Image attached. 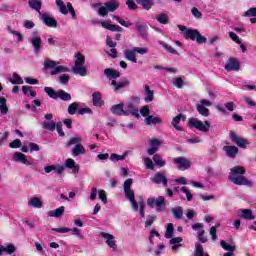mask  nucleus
<instances>
[{"mask_svg":"<svg viewBox=\"0 0 256 256\" xmlns=\"http://www.w3.org/2000/svg\"><path fill=\"white\" fill-rule=\"evenodd\" d=\"M44 69H50V75H60L58 77V82L60 85H67L71 76L69 74V67L59 65V62L53 61L51 59H46L44 61ZM61 73H64L61 75Z\"/></svg>","mask_w":256,"mask_h":256,"instance_id":"1","label":"nucleus"},{"mask_svg":"<svg viewBox=\"0 0 256 256\" xmlns=\"http://www.w3.org/2000/svg\"><path fill=\"white\" fill-rule=\"evenodd\" d=\"M133 179L128 178L123 185L124 194L126 199L130 201L133 211H139L140 217H145V202L141 200L139 203L135 200V191L131 189Z\"/></svg>","mask_w":256,"mask_h":256,"instance_id":"2","label":"nucleus"},{"mask_svg":"<svg viewBox=\"0 0 256 256\" xmlns=\"http://www.w3.org/2000/svg\"><path fill=\"white\" fill-rule=\"evenodd\" d=\"M243 175H245V168L243 166H234L230 170L228 179L234 183V185H247V187H251L253 182L247 180Z\"/></svg>","mask_w":256,"mask_h":256,"instance_id":"3","label":"nucleus"},{"mask_svg":"<svg viewBox=\"0 0 256 256\" xmlns=\"http://www.w3.org/2000/svg\"><path fill=\"white\" fill-rule=\"evenodd\" d=\"M104 75H106L107 79L111 81V85L114 87L115 91H119V89H124V87H129V80L125 79L121 82H117L114 79H118L121 77V73L117 70H113L111 68H107L104 70Z\"/></svg>","mask_w":256,"mask_h":256,"instance_id":"4","label":"nucleus"},{"mask_svg":"<svg viewBox=\"0 0 256 256\" xmlns=\"http://www.w3.org/2000/svg\"><path fill=\"white\" fill-rule=\"evenodd\" d=\"M75 62L72 67V72L80 77H87V68L85 67V56L81 52L75 54Z\"/></svg>","mask_w":256,"mask_h":256,"instance_id":"5","label":"nucleus"},{"mask_svg":"<svg viewBox=\"0 0 256 256\" xmlns=\"http://www.w3.org/2000/svg\"><path fill=\"white\" fill-rule=\"evenodd\" d=\"M44 91L48 95V97H50L51 99H61V101H71V94L65 92V90L55 91L51 87H45Z\"/></svg>","mask_w":256,"mask_h":256,"instance_id":"6","label":"nucleus"},{"mask_svg":"<svg viewBox=\"0 0 256 256\" xmlns=\"http://www.w3.org/2000/svg\"><path fill=\"white\" fill-rule=\"evenodd\" d=\"M147 205L151 209H156L157 213H161L163 211V207H165V197L163 196H158L157 198L155 197H150L147 199Z\"/></svg>","mask_w":256,"mask_h":256,"instance_id":"7","label":"nucleus"},{"mask_svg":"<svg viewBox=\"0 0 256 256\" xmlns=\"http://www.w3.org/2000/svg\"><path fill=\"white\" fill-rule=\"evenodd\" d=\"M188 125L189 127H193L194 129H197L202 133H207V131H209V127H211L209 121H205V123H203V121L197 118H190L188 121Z\"/></svg>","mask_w":256,"mask_h":256,"instance_id":"8","label":"nucleus"},{"mask_svg":"<svg viewBox=\"0 0 256 256\" xmlns=\"http://www.w3.org/2000/svg\"><path fill=\"white\" fill-rule=\"evenodd\" d=\"M172 163L176 165L178 171H187V169H191V160L183 156L172 158Z\"/></svg>","mask_w":256,"mask_h":256,"instance_id":"9","label":"nucleus"},{"mask_svg":"<svg viewBox=\"0 0 256 256\" xmlns=\"http://www.w3.org/2000/svg\"><path fill=\"white\" fill-rule=\"evenodd\" d=\"M29 43H31L34 53H39L41 51V44L43 43V40L41 39V34H39L37 31H32L31 36L28 39Z\"/></svg>","mask_w":256,"mask_h":256,"instance_id":"10","label":"nucleus"},{"mask_svg":"<svg viewBox=\"0 0 256 256\" xmlns=\"http://www.w3.org/2000/svg\"><path fill=\"white\" fill-rule=\"evenodd\" d=\"M100 236L105 240L106 245L110 247L113 251H117V242L115 241V236L113 234H109L107 232H101Z\"/></svg>","mask_w":256,"mask_h":256,"instance_id":"11","label":"nucleus"},{"mask_svg":"<svg viewBox=\"0 0 256 256\" xmlns=\"http://www.w3.org/2000/svg\"><path fill=\"white\" fill-rule=\"evenodd\" d=\"M135 27L139 33V35L142 37V39H147L149 37V34L147 31H149V27L147 24L141 20L136 21Z\"/></svg>","mask_w":256,"mask_h":256,"instance_id":"12","label":"nucleus"},{"mask_svg":"<svg viewBox=\"0 0 256 256\" xmlns=\"http://www.w3.org/2000/svg\"><path fill=\"white\" fill-rule=\"evenodd\" d=\"M40 19L43 21L46 27H50L51 29H57V20L47 13L40 14Z\"/></svg>","mask_w":256,"mask_h":256,"instance_id":"13","label":"nucleus"},{"mask_svg":"<svg viewBox=\"0 0 256 256\" xmlns=\"http://www.w3.org/2000/svg\"><path fill=\"white\" fill-rule=\"evenodd\" d=\"M52 231H56V233H69L71 232L72 235H75V237H78L79 239H83V234L81 233V230L79 228H53Z\"/></svg>","mask_w":256,"mask_h":256,"instance_id":"14","label":"nucleus"},{"mask_svg":"<svg viewBox=\"0 0 256 256\" xmlns=\"http://www.w3.org/2000/svg\"><path fill=\"white\" fill-rule=\"evenodd\" d=\"M178 29L184 33L186 39H191V41H195L197 39V35L199 34V31L188 29L183 25H178Z\"/></svg>","mask_w":256,"mask_h":256,"instance_id":"15","label":"nucleus"},{"mask_svg":"<svg viewBox=\"0 0 256 256\" xmlns=\"http://www.w3.org/2000/svg\"><path fill=\"white\" fill-rule=\"evenodd\" d=\"M101 27L103 29H107L108 31H112L113 33H119L123 31V28L119 25L111 24V20L101 21Z\"/></svg>","mask_w":256,"mask_h":256,"instance_id":"16","label":"nucleus"},{"mask_svg":"<svg viewBox=\"0 0 256 256\" xmlns=\"http://www.w3.org/2000/svg\"><path fill=\"white\" fill-rule=\"evenodd\" d=\"M123 107H125V105L123 103L116 104L110 108V111H111V113H113V115L129 117V112H127V110L123 109Z\"/></svg>","mask_w":256,"mask_h":256,"instance_id":"17","label":"nucleus"},{"mask_svg":"<svg viewBox=\"0 0 256 256\" xmlns=\"http://www.w3.org/2000/svg\"><path fill=\"white\" fill-rule=\"evenodd\" d=\"M240 67L239 60L235 58H230L225 65L226 71H239Z\"/></svg>","mask_w":256,"mask_h":256,"instance_id":"18","label":"nucleus"},{"mask_svg":"<svg viewBox=\"0 0 256 256\" xmlns=\"http://www.w3.org/2000/svg\"><path fill=\"white\" fill-rule=\"evenodd\" d=\"M152 183H156V185H163L167 187V177L162 172H157L153 178H151Z\"/></svg>","mask_w":256,"mask_h":256,"instance_id":"19","label":"nucleus"},{"mask_svg":"<svg viewBox=\"0 0 256 256\" xmlns=\"http://www.w3.org/2000/svg\"><path fill=\"white\" fill-rule=\"evenodd\" d=\"M17 251V247H15V244L13 243H7L5 246L0 245V256L3 255V253H7V255H13Z\"/></svg>","mask_w":256,"mask_h":256,"instance_id":"20","label":"nucleus"},{"mask_svg":"<svg viewBox=\"0 0 256 256\" xmlns=\"http://www.w3.org/2000/svg\"><path fill=\"white\" fill-rule=\"evenodd\" d=\"M230 138L232 139L233 143H235L238 147L245 149L247 147V140L238 137L235 132L230 133Z\"/></svg>","mask_w":256,"mask_h":256,"instance_id":"21","label":"nucleus"},{"mask_svg":"<svg viewBox=\"0 0 256 256\" xmlns=\"http://www.w3.org/2000/svg\"><path fill=\"white\" fill-rule=\"evenodd\" d=\"M92 103L94 107H103V105H105L103 94H101V92H94L92 94Z\"/></svg>","mask_w":256,"mask_h":256,"instance_id":"22","label":"nucleus"},{"mask_svg":"<svg viewBox=\"0 0 256 256\" xmlns=\"http://www.w3.org/2000/svg\"><path fill=\"white\" fill-rule=\"evenodd\" d=\"M238 215L241 219H246L247 221H253V219H255L251 209H239Z\"/></svg>","mask_w":256,"mask_h":256,"instance_id":"23","label":"nucleus"},{"mask_svg":"<svg viewBox=\"0 0 256 256\" xmlns=\"http://www.w3.org/2000/svg\"><path fill=\"white\" fill-rule=\"evenodd\" d=\"M28 207H33L34 209H41V207H43V201L39 197L33 196L28 199Z\"/></svg>","mask_w":256,"mask_h":256,"instance_id":"24","label":"nucleus"},{"mask_svg":"<svg viewBox=\"0 0 256 256\" xmlns=\"http://www.w3.org/2000/svg\"><path fill=\"white\" fill-rule=\"evenodd\" d=\"M124 57L127 61H131V63H137V54L135 52V48L126 49L124 51Z\"/></svg>","mask_w":256,"mask_h":256,"instance_id":"25","label":"nucleus"},{"mask_svg":"<svg viewBox=\"0 0 256 256\" xmlns=\"http://www.w3.org/2000/svg\"><path fill=\"white\" fill-rule=\"evenodd\" d=\"M150 145H151V148L148 149V155H155V153H157V151H159L161 142L159 141V139L154 138V139L150 140Z\"/></svg>","mask_w":256,"mask_h":256,"instance_id":"26","label":"nucleus"},{"mask_svg":"<svg viewBox=\"0 0 256 256\" xmlns=\"http://www.w3.org/2000/svg\"><path fill=\"white\" fill-rule=\"evenodd\" d=\"M13 159L16 163H22V165H29V160H27V156L21 152H15Z\"/></svg>","mask_w":256,"mask_h":256,"instance_id":"27","label":"nucleus"},{"mask_svg":"<svg viewBox=\"0 0 256 256\" xmlns=\"http://www.w3.org/2000/svg\"><path fill=\"white\" fill-rule=\"evenodd\" d=\"M28 5L34 11H37L41 15V8L43 7V2L41 0H29Z\"/></svg>","mask_w":256,"mask_h":256,"instance_id":"28","label":"nucleus"},{"mask_svg":"<svg viewBox=\"0 0 256 256\" xmlns=\"http://www.w3.org/2000/svg\"><path fill=\"white\" fill-rule=\"evenodd\" d=\"M85 153H87V150L83 144H76L72 149L73 157H79V155H85Z\"/></svg>","mask_w":256,"mask_h":256,"instance_id":"29","label":"nucleus"},{"mask_svg":"<svg viewBox=\"0 0 256 256\" xmlns=\"http://www.w3.org/2000/svg\"><path fill=\"white\" fill-rule=\"evenodd\" d=\"M223 151H225L228 157H231L233 159L237 156V153H239V148H237L236 146H224Z\"/></svg>","mask_w":256,"mask_h":256,"instance_id":"30","label":"nucleus"},{"mask_svg":"<svg viewBox=\"0 0 256 256\" xmlns=\"http://www.w3.org/2000/svg\"><path fill=\"white\" fill-rule=\"evenodd\" d=\"M45 173H51V171H56L58 175H61L63 171H65V166H55V165H50V166H45L44 167Z\"/></svg>","mask_w":256,"mask_h":256,"instance_id":"31","label":"nucleus"},{"mask_svg":"<svg viewBox=\"0 0 256 256\" xmlns=\"http://www.w3.org/2000/svg\"><path fill=\"white\" fill-rule=\"evenodd\" d=\"M65 167H67V169H72V173L77 174L79 173V165L75 164V160H73L72 158H68L66 160V164Z\"/></svg>","mask_w":256,"mask_h":256,"instance_id":"32","label":"nucleus"},{"mask_svg":"<svg viewBox=\"0 0 256 256\" xmlns=\"http://www.w3.org/2000/svg\"><path fill=\"white\" fill-rule=\"evenodd\" d=\"M8 80L12 85H23L24 83L23 78H21V76L17 72H13V74L8 78Z\"/></svg>","mask_w":256,"mask_h":256,"instance_id":"33","label":"nucleus"},{"mask_svg":"<svg viewBox=\"0 0 256 256\" xmlns=\"http://www.w3.org/2000/svg\"><path fill=\"white\" fill-rule=\"evenodd\" d=\"M144 91H145V98H144V101L146 103H151L153 101V99H155V93L151 90V88L146 85L144 87Z\"/></svg>","mask_w":256,"mask_h":256,"instance_id":"34","label":"nucleus"},{"mask_svg":"<svg viewBox=\"0 0 256 256\" xmlns=\"http://www.w3.org/2000/svg\"><path fill=\"white\" fill-rule=\"evenodd\" d=\"M65 213V206H61L55 210H50L48 212V217H55L56 219L63 216Z\"/></svg>","mask_w":256,"mask_h":256,"instance_id":"35","label":"nucleus"},{"mask_svg":"<svg viewBox=\"0 0 256 256\" xmlns=\"http://www.w3.org/2000/svg\"><path fill=\"white\" fill-rule=\"evenodd\" d=\"M104 6L108 9L110 13H113L119 9V3L115 0H110L104 3Z\"/></svg>","mask_w":256,"mask_h":256,"instance_id":"36","label":"nucleus"},{"mask_svg":"<svg viewBox=\"0 0 256 256\" xmlns=\"http://www.w3.org/2000/svg\"><path fill=\"white\" fill-rule=\"evenodd\" d=\"M172 215L174 217V219H176L177 221L183 219V207L181 206H176L174 208H172Z\"/></svg>","mask_w":256,"mask_h":256,"instance_id":"37","label":"nucleus"},{"mask_svg":"<svg viewBox=\"0 0 256 256\" xmlns=\"http://www.w3.org/2000/svg\"><path fill=\"white\" fill-rule=\"evenodd\" d=\"M146 125H157L159 123H163V119L160 117H155L153 115H150L145 118Z\"/></svg>","mask_w":256,"mask_h":256,"instance_id":"38","label":"nucleus"},{"mask_svg":"<svg viewBox=\"0 0 256 256\" xmlns=\"http://www.w3.org/2000/svg\"><path fill=\"white\" fill-rule=\"evenodd\" d=\"M136 3L141 5L142 9L146 11H149L154 5L153 0H136Z\"/></svg>","mask_w":256,"mask_h":256,"instance_id":"39","label":"nucleus"},{"mask_svg":"<svg viewBox=\"0 0 256 256\" xmlns=\"http://www.w3.org/2000/svg\"><path fill=\"white\" fill-rule=\"evenodd\" d=\"M127 155H129V152H124L123 155H119L116 153H112L110 155V161H112L113 163H117V161H125V159H127Z\"/></svg>","mask_w":256,"mask_h":256,"instance_id":"40","label":"nucleus"},{"mask_svg":"<svg viewBox=\"0 0 256 256\" xmlns=\"http://www.w3.org/2000/svg\"><path fill=\"white\" fill-rule=\"evenodd\" d=\"M173 235H175V226L173 225V223H168L166 225V232L164 237L166 239H172Z\"/></svg>","mask_w":256,"mask_h":256,"instance_id":"41","label":"nucleus"},{"mask_svg":"<svg viewBox=\"0 0 256 256\" xmlns=\"http://www.w3.org/2000/svg\"><path fill=\"white\" fill-rule=\"evenodd\" d=\"M0 113L2 115H7V113H9V108L7 107V99H5V97H0Z\"/></svg>","mask_w":256,"mask_h":256,"instance_id":"42","label":"nucleus"},{"mask_svg":"<svg viewBox=\"0 0 256 256\" xmlns=\"http://www.w3.org/2000/svg\"><path fill=\"white\" fill-rule=\"evenodd\" d=\"M56 5L57 7H59V11L60 13H62V15H67L69 13V7H67V5H65V2H63L62 0H56Z\"/></svg>","mask_w":256,"mask_h":256,"instance_id":"43","label":"nucleus"},{"mask_svg":"<svg viewBox=\"0 0 256 256\" xmlns=\"http://www.w3.org/2000/svg\"><path fill=\"white\" fill-rule=\"evenodd\" d=\"M182 117L183 115L180 114L172 119L171 124L174 127V129H176V131H183V127L179 126Z\"/></svg>","mask_w":256,"mask_h":256,"instance_id":"44","label":"nucleus"},{"mask_svg":"<svg viewBox=\"0 0 256 256\" xmlns=\"http://www.w3.org/2000/svg\"><path fill=\"white\" fill-rule=\"evenodd\" d=\"M196 109L202 117H209V110L207 109V106H202L200 104L196 105Z\"/></svg>","mask_w":256,"mask_h":256,"instance_id":"45","label":"nucleus"},{"mask_svg":"<svg viewBox=\"0 0 256 256\" xmlns=\"http://www.w3.org/2000/svg\"><path fill=\"white\" fill-rule=\"evenodd\" d=\"M158 44L161 45L168 53H171L172 55H177V50L173 48L172 46H169L167 43L163 41H158Z\"/></svg>","mask_w":256,"mask_h":256,"instance_id":"46","label":"nucleus"},{"mask_svg":"<svg viewBox=\"0 0 256 256\" xmlns=\"http://www.w3.org/2000/svg\"><path fill=\"white\" fill-rule=\"evenodd\" d=\"M156 19L158 23H161V25H167V23H169V16L165 13L157 15Z\"/></svg>","mask_w":256,"mask_h":256,"instance_id":"47","label":"nucleus"},{"mask_svg":"<svg viewBox=\"0 0 256 256\" xmlns=\"http://www.w3.org/2000/svg\"><path fill=\"white\" fill-rule=\"evenodd\" d=\"M79 111V102H73L68 106L69 115H75Z\"/></svg>","mask_w":256,"mask_h":256,"instance_id":"48","label":"nucleus"},{"mask_svg":"<svg viewBox=\"0 0 256 256\" xmlns=\"http://www.w3.org/2000/svg\"><path fill=\"white\" fill-rule=\"evenodd\" d=\"M56 125L57 124L53 121H50V122L44 121V122H42L43 129H47V131H55Z\"/></svg>","mask_w":256,"mask_h":256,"instance_id":"49","label":"nucleus"},{"mask_svg":"<svg viewBox=\"0 0 256 256\" xmlns=\"http://www.w3.org/2000/svg\"><path fill=\"white\" fill-rule=\"evenodd\" d=\"M153 161L158 167H165L166 165L165 160H163V158H161V156H159L158 154H155L153 156Z\"/></svg>","mask_w":256,"mask_h":256,"instance_id":"50","label":"nucleus"},{"mask_svg":"<svg viewBox=\"0 0 256 256\" xmlns=\"http://www.w3.org/2000/svg\"><path fill=\"white\" fill-rule=\"evenodd\" d=\"M22 91L24 95H28V97H32L33 99L34 97H37V93H35V91H32L30 86H23Z\"/></svg>","mask_w":256,"mask_h":256,"instance_id":"51","label":"nucleus"},{"mask_svg":"<svg viewBox=\"0 0 256 256\" xmlns=\"http://www.w3.org/2000/svg\"><path fill=\"white\" fill-rule=\"evenodd\" d=\"M112 19H114L115 21H117V23H119L120 25H122V27H131V23L121 19L119 16L117 15H112Z\"/></svg>","mask_w":256,"mask_h":256,"instance_id":"52","label":"nucleus"},{"mask_svg":"<svg viewBox=\"0 0 256 256\" xmlns=\"http://www.w3.org/2000/svg\"><path fill=\"white\" fill-rule=\"evenodd\" d=\"M220 245L224 251H235V246L225 242V240H221Z\"/></svg>","mask_w":256,"mask_h":256,"instance_id":"53","label":"nucleus"},{"mask_svg":"<svg viewBox=\"0 0 256 256\" xmlns=\"http://www.w3.org/2000/svg\"><path fill=\"white\" fill-rule=\"evenodd\" d=\"M194 256H209L205 251H203V246L201 244L196 245Z\"/></svg>","mask_w":256,"mask_h":256,"instance_id":"54","label":"nucleus"},{"mask_svg":"<svg viewBox=\"0 0 256 256\" xmlns=\"http://www.w3.org/2000/svg\"><path fill=\"white\" fill-rule=\"evenodd\" d=\"M180 191L186 195L187 201H193V194L187 189V187H181Z\"/></svg>","mask_w":256,"mask_h":256,"instance_id":"55","label":"nucleus"},{"mask_svg":"<svg viewBox=\"0 0 256 256\" xmlns=\"http://www.w3.org/2000/svg\"><path fill=\"white\" fill-rule=\"evenodd\" d=\"M98 198L102 201V203H104V205H107V192H105V190H100L98 192Z\"/></svg>","mask_w":256,"mask_h":256,"instance_id":"56","label":"nucleus"},{"mask_svg":"<svg viewBox=\"0 0 256 256\" xmlns=\"http://www.w3.org/2000/svg\"><path fill=\"white\" fill-rule=\"evenodd\" d=\"M134 51L138 55H147L149 53V49L147 47H134Z\"/></svg>","mask_w":256,"mask_h":256,"instance_id":"57","label":"nucleus"},{"mask_svg":"<svg viewBox=\"0 0 256 256\" xmlns=\"http://www.w3.org/2000/svg\"><path fill=\"white\" fill-rule=\"evenodd\" d=\"M144 164L146 165V169H150L151 171L155 169V164L153 163V160L150 158H144Z\"/></svg>","mask_w":256,"mask_h":256,"instance_id":"58","label":"nucleus"},{"mask_svg":"<svg viewBox=\"0 0 256 256\" xmlns=\"http://www.w3.org/2000/svg\"><path fill=\"white\" fill-rule=\"evenodd\" d=\"M81 141V137H72L68 142V147H71V145H79L81 144Z\"/></svg>","mask_w":256,"mask_h":256,"instance_id":"59","label":"nucleus"},{"mask_svg":"<svg viewBox=\"0 0 256 256\" xmlns=\"http://www.w3.org/2000/svg\"><path fill=\"white\" fill-rule=\"evenodd\" d=\"M68 13H70L72 19H77V14L75 13V8H73V4L71 2L67 3Z\"/></svg>","mask_w":256,"mask_h":256,"instance_id":"60","label":"nucleus"},{"mask_svg":"<svg viewBox=\"0 0 256 256\" xmlns=\"http://www.w3.org/2000/svg\"><path fill=\"white\" fill-rule=\"evenodd\" d=\"M243 17H256V8L252 7L244 12Z\"/></svg>","mask_w":256,"mask_h":256,"instance_id":"61","label":"nucleus"},{"mask_svg":"<svg viewBox=\"0 0 256 256\" xmlns=\"http://www.w3.org/2000/svg\"><path fill=\"white\" fill-rule=\"evenodd\" d=\"M151 113V110L149 109V106H143L140 109V114L142 115V117H149Z\"/></svg>","mask_w":256,"mask_h":256,"instance_id":"62","label":"nucleus"},{"mask_svg":"<svg viewBox=\"0 0 256 256\" xmlns=\"http://www.w3.org/2000/svg\"><path fill=\"white\" fill-rule=\"evenodd\" d=\"M191 13L192 15L196 18V19H201L203 17V14L201 13V11H199V9H197L196 7H193L191 9Z\"/></svg>","mask_w":256,"mask_h":256,"instance_id":"63","label":"nucleus"},{"mask_svg":"<svg viewBox=\"0 0 256 256\" xmlns=\"http://www.w3.org/2000/svg\"><path fill=\"white\" fill-rule=\"evenodd\" d=\"M173 85H175V87H177V89L183 88V79L182 78H175L173 80Z\"/></svg>","mask_w":256,"mask_h":256,"instance_id":"64","label":"nucleus"}]
</instances>
